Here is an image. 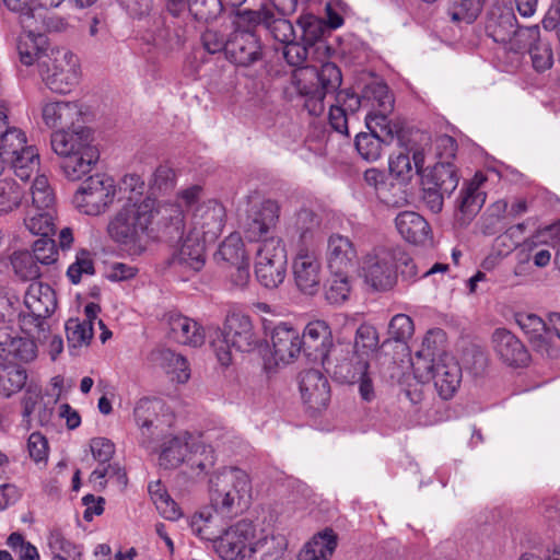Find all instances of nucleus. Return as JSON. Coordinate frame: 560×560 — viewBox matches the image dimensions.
I'll use <instances>...</instances> for the list:
<instances>
[{"label": "nucleus", "mask_w": 560, "mask_h": 560, "mask_svg": "<svg viewBox=\"0 0 560 560\" xmlns=\"http://www.w3.org/2000/svg\"><path fill=\"white\" fill-rule=\"evenodd\" d=\"M184 226L185 214L178 205L160 203L151 197L139 201L128 196L110 219L107 232L114 242L139 252L155 228L167 237H177Z\"/></svg>", "instance_id": "nucleus-1"}, {"label": "nucleus", "mask_w": 560, "mask_h": 560, "mask_svg": "<svg viewBox=\"0 0 560 560\" xmlns=\"http://www.w3.org/2000/svg\"><path fill=\"white\" fill-rule=\"evenodd\" d=\"M442 330L429 331L422 341V350L412 363L415 373L420 378H432L439 395L443 399L454 396L462 382V369L455 358L448 353L441 354L436 360H428L433 355L431 343L442 341Z\"/></svg>", "instance_id": "nucleus-2"}, {"label": "nucleus", "mask_w": 560, "mask_h": 560, "mask_svg": "<svg viewBox=\"0 0 560 560\" xmlns=\"http://www.w3.org/2000/svg\"><path fill=\"white\" fill-rule=\"evenodd\" d=\"M341 81V72L332 62L323 63L319 70L314 66L298 68L291 77L292 88L298 94L306 97L305 107L314 116H319L324 112L325 96L337 91Z\"/></svg>", "instance_id": "nucleus-3"}, {"label": "nucleus", "mask_w": 560, "mask_h": 560, "mask_svg": "<svg viewBox=\"0 0 560 560\" xmlns=\"http://www.w3.org/2000/svg\"><path fill=\"white\" fill-rule=\"evenodd\" d=\"M260 345V337L252 318L243 313L228 314L222 329L210 335V346L219 362L228 366L232 362V350L249 353Z\"/></svg>", "instance_id": "nucleus-4"}, {"label": "nucleus", "mask_w": 560, "mask_h": 560, "mask_svg": "<svg viewBox=\"0 0 560 560\" xmlns=\"http://www.w3.org/2000/svg\"><path fill=\"white\" fill-rule=\"evenodd\" d=\"M202 189L200 186H191L178 192L177 202L179 209L183 207L192 211L188 231L208 243L214 242L223 231L226 218L224 206L209 199L200 202Z\"/></svg>", "instance_id": "nucleus-5"}, {"label": "nucleus", "mask_w": 560, "mask_h": 560, "mask_svg": "<svg viewBox=\"0 0 560 560\" xmlns=\"http://www.w3.org/2000/svg\"><path fill=\"white\" fill-rule=\"evenodd\" d=\"M252 498L249 475L237 467H225L209 479L211 506L221 513H238L246 509Z\"/></svg>", "instance_id": "nucleus-6"}, {"label": "nucleus", "mask_w": 560, "mask_h": 560, "mask_svg": "<svg viewBox=\"0 0 560 560\" xmlns=\"http://www.w3.org/2000/svg\"><path fill=\"white\" fill-rule=\"evenodd\" d=\"M398 247L377 245L365 252L359 259V276L373 291L390 290L397 281L399 260H406Z\"/></svg>", "instance_id": "nucleus-7"}, {"label": "nucleus", "mask_w": 560, "mask_h": 560, "mask_svg": "<svg viewBox=\"0 0 560 560\" xmlns=\"http://www.w3.org/2000/svg\"><path fill=\"white\" fill-rule=\"evenodd\" d=\"M486 33L506 50L522 52L527 42L538 37V26L516 27V16L512 7L493 4L486 19Z\"/></svg>", "instance_id": "nucleus-8"}, {"label": "nucleus", "mask_w": 560, "mask_h": 560, "mask_svg": "<svg viewBox=\"0 0 560 560\" xmlns=\"http://www.w3.org/2000/svg\"><path fill=\"white\" fill-rule=\"evenodd\" d=\"M299 0H277V7L264 4L257 10H243L240 20L248 26H262L277 42L285 44L295 39L292 23L285 15L292 14Z\"/></svg>", "instance_id": "nucleus-9"}, {"label": "nucleus", "mask_w": 560, "mask_h": 560, "mask_svg": "<svg viewBox=\"0 0 560 560\" xmlns=\"http://www.w3.org/2000/svg\"><path fill=\"white\" fill-rule=\"evenodd\" d=\"M39 75L50 91L69 93L80 80L79 59L67 48H52L40 61Z\"/></svg>", "instance_id": "nucleus-10"}, {"label": "nucleus", "mask_w": 560, "mask_h": 560, "mask_svg": "<svg viewBox=\"0 0 560 560\" xmlns=\"http://www.w3.org/2000/svg\"><path fill=\"white\" fill-rule=\"evenodd\" d=\"M117 186L113 177L95 174L85 179L72 197L74 208L82 214L97 217L113 205Z\"/></svg>", "instance_id": "nucleus-11"}, {"label": "nucleus", "mask_w": 560, "mask_h": 560, "mask_svg": "<svg viewBox=\"0 0 560 560\" xmlns=\"http://www.w3.org/2000/svg\"><path fill=\"white\" fill-rule=\"evenodd\" d=\"M287 275V252L280 237L265 238L257 248L255 276L267 289L278 288Z\"/></svg>", "instance_id": "nucleus-12"}, {"label": "nucleus", "mask_w": 560, "mask_h": 560, "mask_svg": "<svg viewBox=\"0 0 560 560\" xmlns=\"http://www.w3.org/2000/svg\"><path fill=\"white\" fill-rule=\"evenodd\" d=\"M292 273L303 294L315 295L320 289L322 262L319 247L292 248Z\"/></svg>", "instance_id": "nucleus-13"}, {"label": "nucleus", "mask_w": 560, "mask_h": 560, "mask_svg": "<svg viewBox=\"0 0 560 560\" xmlns=\"http://www.w3.org/2000/svg\"><path fill=\"white\" fill-rule=\"evenodd\" d=\"M429 138L423 135H416L410 138L404 148L389 158V172L401 182H408L413 173L419 174L424 165L428 151Z\"/></svg>", "instance_id": "nucleus-14"}, {"label": "nucleus", "mask_w": 560, "mask_h": 560, "mask_svg": "<svg viewBox=\"0 0 560 560\" xmlns=\"http://www.w3.org/2000/svg\"><path fill=\"white\" fill-rule=\"evenodd\" d=\"M254 538L255 526L252 522L242 520L220 534L214 548L223 560H247Z\"/></svg>", "instance_id": "nucleus-15"}, {"label": "nucleus", "mask_w": 560, "mask_h": 560, "mask_svg": "<svg viewBox=\"0 0 560 560\" xmlns=\"http://www.w3.org/2000/svg\"><path fill=\"white\" fill-rule=\"evenodd\" d=\"M363 107L369 109L365 116L366 127L372 124L380 125L382 132L393 133V126L388 120V114L394 108V100L388 86L383 82H372L363 89Z\"/></svg>", "instance_id": "nucleus-16"}, {"label": "nucleus", "mask_w": 560, "mask_h": 560, "mask_svg": "<svg viewBox=\"0 0 560 560\" xmlns=\"http://www.w3.org/2000/svg\"><path fill=\"white\" fill-rule=\"evenodd\" d=\"M24 305L30 314H22L23 325L25 326L27 322H32L38 332H44L46 318L49 317L57 307L56 293L49 284L32 282L24 295Z\"/></svg>", "instance_id": "nucleus-17"}, {"label": "nucleus", "mask_w": 560, "mask_h": 560, "mask_svg": "<svg viewBox=\"0 0 560 560\" xmlns=\"http://www.w3.org/2000/svg\"><path fill=\"white\" fill-rule=\"evenodd\" d=\"M40 112L43 122L52 132L71 129L83 120L82 105L77 101H48Z\"/></svg>", "instance_id": "nucleus-18"}, {"label": "nucleus", "mask_w": 560, "mask_h": 560, "mask_svg": "<svg viewBox=\"0 0 560 560\" xmlns=\"http://www.w3.org/2000/svg\"><path fill=\"white\" fill-rule=\"evenodd\" d=\"M304 354L325 364L334 347L330 326L324 319H314L307 323L301 336Z\"/></svg>", "instance_id": "nucleus-19"}, {"label": "nucleus", "mask_w": 560, "mask_h": 560, "mask_svg": "<svg viewBox=\"0 0 560 560\" xmlns=\"http://www.w3.org/2000/svg\"><path fill=\"white\" fill-rule=\"evenodd\" d=\"M272 358L277 364H289L304 352L300 331L287 323L278 324L271 332Z\"/></svg>", "instance_id": "nucleus-20"}, {"label": "nucleus", "mask_w": 560, "mask_h": 560, "mask_svg": "<svg viewBox=\"0 0 560 560\" xmlns=\"http://www.w3.org/2000/svg\"><path fill=\"white\" fill-rule=\"evenodd\" d=\"M280 218V206L271 199L262 200L252 207L244 225L250 241H258L276 228Z\"/></svg>", "instance_id": "nucleus-21"}, {"label": "nucleus", "mask_w": 560, "mask_h": 560, "mask_svg": "<svg viewBox=\"0 0 560 560\" xmlns=\"http://www.w3.org/2000/svg\"><path fill=\"white\" fill-rule=\"evenodd\" d=\"M325 255L330 273L349 272L359 261L354 243L339 233L328 237Z\"/></svg>", "instance_id": "nucleus-22"}, {"label": "nucleus", "mask_w": 560, "mask_h": 560, "mask_svg": "<svg viewBox=\"0 0 560 560\" xmlns=\"http://www.w3.org/2000/svg\"><path fill=\"white\" fill-rule=\"evenodd\" d=\"M300 392L304 404L315 411L326 408L330 399L328 380L318 370L312 369L301 373Z\"/></svg>", "instance_id": "nucleus-23"}, {"label": "nucleus", "mask_w": 560, "mask_h": 560, "mask_svg": "<svg viewBox=\"0 0 560 560\" xmlns=\"http://www.w3.org/2000/svg\"><path fill=\"white\" fill-rule=\"evenodd\" d=\"M258 37L250 31L237 30L228 40L226 57L238 66H250L260 58Z\"/></svg>", "instance_id": "nucleus-24"}, {"label": "nucleus", "mask_w": 560, "mask_h": 560, "mask_svg": "<svg viewBox=\"0 0 560 560\" xmlns=\"http://www.w3.org/2000/svg\"><path fill=\"white\" fill-rule=\"evenodd\" d=\"M93 132L81 124L71 129L54 131L50 136L52 151L59 156L78 153L93 147Z\"/></svg>", "instance_id": "nucleus-25"}, {"label": "nucleus", "mask_w": 560, "mask_h": 560, "mask_svg": "<svg viewBox=\"0 0 560 560\" xmlns=\"http://www.w3.org/2000/svg\"><path fill=\"white\" fill-rule=\"evenodd\" d=\"M168 337L184 346L201 347L206 339L203 327L195 319L178 313L166 316Z\"/></svg>", "instance_id": "nucleus-26"}, {"label": "nucleus", "mask_w": 560, "mask_h": 560, "mask_svg": "<svg viewBox=\"0 0 560 560\" xmlns=\"http://www.w3.org/2000/svg\"><path fill=\"white\" fill-rule=\"evenodd\" d=\"M518 327L527 336L533 348L541 354H550L553 334L538 315L521 312L515 315Z\"/></svg>", "instance_id": "nucleus-27"}, {"label": "nucleus", "mask_w": 560, "mask_h": 560, "mask_svg": "<svg viewBox=\"0 0 560 560\" xmlns=\"http://www.w3.org/2000/svg\"><path fill=\"white\" fill-rule=\"evenodd\" d=\"M55 402L50 398L45 399L40 386L30 383L21 402L22 416L27 423L34 418L40 425H46L51 420Z\"/></svg>", "instance_id": "nucleus-28"}, {"label": "nucleus", "mask_w": 560, "mask_h": 560, "mask_svg": "<svg viewBox=\"0 0 560 560\" xmlns=\"http://www.w3.org/2000/svg\"><path fill=\"white\" fill-rule=\"evenodd\" d=\"M37 22L33 21L31 27H24L25 31L19 36L18 52L20 61L25 66H32L46 59L48 43L47 37L39 32V27L35 26Z\"/></svg>", "instance_id": "nucleus-29"}, {"label": "nucleus", "mask_w": 560, "mask_h": 560, "mask_svg": "<svg viewBox=\"0 0 560 560\" xmlns=\"http://www.w3.org/2000/svg\"><path fill=\"white\" fill-rule=\"evenodd\" d=\"M495 353L510 366H523L529 361V354L522 341L506 329H497L492 336Z\"/></svg>", "instance_id": "nucleus-30"}, {"label": "nucleus", "mask_w": 560, "mask_h": 560, "mask_svg": "<svg viewBox=\"0 0 560 560\" xmlns=\"http://www.w3.org/2000/svg\"><path fill=\"white\" fill-rule=\"evenodd\" d=\"M37 357V347L32 339L18 336L15 332L0 330V358L11 363L12 360L28 363Z\"/></svg>", "instance_id": "nucleus-31"}, {"label": "nucleus", "mask_w": 560, "mask_h": 560, "mask_svg": "<svg viewBox=\"0 0 560 560\" xmlns=\"http://www.w3.org/2000/svg\"><path fill=\"white\" fill-rule=\"evenodd\" d=\"M320 226V218L311 209H301L291 232V248L318 247L316 233Z\"/></svg>", "instance_id": "nucleus-32"}, {"label": "nucleus", "mask_w": 560, "mask_h": 560, "mask_svg": "<svg viewBox=\"0 0 560 560\" xmlns=\"http://www.w3.org/2000/svg\"><path fill=\"white\" fill-rule=\"evenodd\" d=\"M185 228L186 225L184 226L182 235L176 237L183 238V242L177 252L173 255V262L194 271H199L206 262V244L208 242L189 231L184 236Z\"/></svg>", "instance_id": "nucleus-33"}, {"label": "nucleus", "mask_w": 560, "mask_h": 560, "mask_svg": "<svg viewBox=\"0 0 560 560\" xmlns=\"http://www.w3.org/2000/svg\"><path fill=\"white\" fill-rule=\"evenodd\" d=\"M398 233L407 242L425 245L432 240L431 228L427 220L415 211H402L395 219Z\"/></svg>", "instance_id": "nucleus-34"}, {"label": "nucleus", "mask_w": 560, "mask_h": 560, "mask_svg": "<svg viewBox=\"0 0 560 560\" xmlns=\"http://www.w3.org/2000/svg\"><path fill=\"white\" fill-rule=\"evenodd\" d=\"M150 361L168 374L172 381L183 384L190 377L187 360L171 349L162 348L152 351Z\"/></svg>", "instance_id": "nucleus-35"}, {"label": "nucleus", "mask_w": 560, "mask_h": 560, "mask_svg": "<svg viewBox=\"0 0 560 560\" xmlns=\"http://www.w3.org/2000/svg\"><path fill=\"white\" fill-rule=\"evenodd\" d=\"M221 511L211 508H203L196 512L188 520L191 533L202 540L213 541L219 538L222 533L221 528Z\"/></svg>", "instance_id": "nucleus-36"}, {"label": "nucleus", "mask_w": 560, "mask_h": 560, "mask_svg": "<svg viewBox=\"0 0 560 560\" xmlns=\"http://www.w3.org/2000/svg\"><path fill=\"white\" fill-rule=\"evenodd\" d=\"M194 434L183 432L166 440L160 453L159 463L164 468H176L186 464Z\"/></svg>", "instance_id": "nucleus-37"}, {"label": "nucleus", "mask_w": 560, "mask_h": 560, "mask_svg": "<svg viewBox=\"0 0 560 560\" xmlns=\"http://www.w3.org/2000/svg\"><path fill=\"white\" fill-rule=\"evenodd\" d=\"M61 168L69 180H80L88 175L98 161V151L93 145L74 154L61 156Z\"/></svg>", "instance_id": "nucleus-38"}, {"label": "nucleus", "mask_w": 560, "mask_h": 560, "mask_svg": "<svg viewBox=\"0 0 560 560\" xmlns=\"http://www.w3.org/2000/svg\"><path fill=\"white\" fill-rule=\"evenodd\" d=\"M14 151V153H9L5 149V153L9 155V164L20 179L27 180L39 166L38 151L35 147L27 145L25 133L22 145Z\"/></svg>", "instance_id": "nucleus-39"}, {"label": "nucleus", "mask_w": 560, "mask_h": 560, "mask_svg": "<svg viewBox=\"0 0 560 560\" xmlns=\"http://www.w3.org/2000/svg\"><path fill=\"white\" fill-rule=\"evenodd\" d=\"M370 132H361L355 138V149L358 153L368 162L377 161L382 155V143L387 139H392L395 133L386 135L382 132L380 125L372 124L368 127Z\"/></svg>", "instance_id": "nucleus-40"}, {"label": "nucleus", "mask_w": 560, "mask_h": 560, "mask_svg": "<svg viewBox=\"0 0 560 560\" xmlns=\"http://www.w3.org/2000/svg\"><path fill=\"white\" fill-rule=\"evenodd\" d=\"M336 547L337 536L331 529H325L304 545L298 560H329Z\"/></svg>", "instance_id": "nucleus-41"}, {"label": "nucleus", "mask_w": 560, "mask_h": 560, "mask_svg": "<svg viewBox=\"0 0 560 560\" xmlns=\"http://www.w3.org/2000/svg\"><path fill=\"white\" fill-rule=\"evenodd\" d=\"M215 462L214 451L208 445L202 435H195L190 441V450L186 458V466L191 474L200 475L210 469Z\"/></svg>", "instance_id": "nucleus-42"}, {"label": "nucleus", "mask_w": 560, "mask_h": 560, "mask_svg": "<svg viewBox=\"0 0 560 560\" xmlns=\"http://www.w3.org/2000/svg\"><path fill=\"white\" fill-rule=\"evenodd\" d=\"M287 546L284 536L265 535L249 545L247 560H280Z\"/></svg>", "instance_id": "nucleus-43"}, {"label": "nucleus", "mask_w": 560, "mask_h": 560, "mask_svg": "<svg viewBox=\"0 0 560 560\" xmlns=\"http://www.w3.org/2000/svg\"><path fill=\"white\" fill-rule=\"evenodd\" d=\"M457 170L450 161L438 162L427 176L424 185H433L450 196L458 186Z\"/></svg>", "instance_id": "nucleus-44"}, {"label": "nucleus", "mask_w": 560, "mask_h": 560, "mask_svg": "<svg viewBox=\"0 0 560 560\" xmlns=\"http://www.w3.org/2000/svg\"><path fill=\"white\" fill-rule=\"evenodd\" d=\"M215 259L230 266L246 262L248 256L242 236L236 232L226 236L215 253Z\"/></svg>", "instance_id": "nucleus-45"}, {"label": "nucleus", "mask_w": 560, "mask_h": 560, "mask_svg": "<svg viewBox=\"0 0 560 560\" xmlns=\"http://www.w3.org/2000/svg\"><path fill=\"white\" fill-rule=\"evenodd\" d=\"M160 407L161 401L159 399L144 397L137 402L133 410L136 422L141 429L142 444L147 447H149L151 443L147 431H150Z\"/></svg>", "instance_id": "nucleus-46"}, {"label": "nucleus", "mask_w": 560, "mask_h": 560, "mask_svg": "<svg viewBox=\"0 0 560 560\" xmlns=\"http://www.w3.org/2000/svg\"><path fill=\"white\" fill-rule=\"evenodd\" d=\"M56 210L27 209L24 224L34 235L49 236L55 233Z\"/></svg>", "instance_id": "nucleus-47"}, {"label": "nucleus", "mask_w": 560, "mask_h": 560, "mask_svg": "<svg viewBox=\"0 0 560 560\" xmlns=\"http://www.w3.org/2000/svg\"><path fill=\"white\" fill-rule=\"evenodd\" d=\"M481 182L482 178L477 175L472 182L460 190L458 209L468 218L475 215L486 200V196L479 189Z\"/></svg>", "instance_id": "nucleus-48"}, {"label": "nucleus", "mask_w": 560, "mask_h": 560, "mask_svg": "<svg viewBox=\"0 0 560 560\" xmlns=\"http://www.w3.org/2000/svg\"><path fill=\"white\" fill-rule=\"evenodd\" d=\"M8 107L4 102L0 103V148L9 153H14L24 141V131L8 121Z\"/></svg>", "instance_id": "nucleus-49"}, {"label": "nucleus", "mask_w": 560, "mask_h": 560, "mask_svg": "<svg viewBox=\"0 0 560 560\" xmlns=\"http://www.w3.org/2000/svg\"><path fill=\"white\" fill-rule=\"evenodd\" d=\"M331 278L325 291L329 304L340 305L348 301L352 291V280L349 272L330 273Z\"/></svg>", "instance_id": "nucleus-50"}, {"label": "nucleus", "mask_w": 560, "mask_h": 560, "mask_svg": "<svg viewBox=\"0 0 560 560\" xmlns=\"http://www.w3.org/2000/svg\"><path fill=\"white\" fill-rule=\"evenodd\" d=\"M10 264L14 275L23 281H33L40 276L38 262L28 252H14Z\"/></svg>", "instance_id": "nucleus-51"}, {"label": "nucleus", "mask_w": 560, "mask_h": 560, "mask_svg": "<svg viewBox=\"0 0 560 560\" xmlns=\"http://www.w3.org/2000/svg\"><path fill=\"white\" fill-rule=\"evenodd\" d=\"M528 49L532 58L533 67L536 71L542 72L551 68L553 65V54L549 42L540 38V31L538 30V37L527 42L524 50Z\"/></svg>", "instance_id": "nucleus-52"}, {"label": "nucleus", "mask_w": 560, "mask_h": 560, "mask_svg": "<svg viewBox=\"0 0 560 560\" xmlns=\"http://www.w3.org/2000/svg\"><path fill=\"white\" fill-rule=\"evenodd\" d=\"M32 205L28 209L55 210V196L46 176H36L31 187Z\"/></svg>", "instance_id": "nucleus-53"}, {"label": "nucleus", "mask_w": 560, "mask_h": 560, "mask_svg": "<svg viewBox=\"0 0 560 560\" xmlns=\"http://www.w3.org/2000/svg\"><path fill=\"white\" fill-rule=\"evenodd\" d=\"M66 334L69 348L88 346L93 338V326L90 320L70 318L66 323Z\"/></svg>", "instance_id": "nucleus-54"}, {"label": "nucleus", "mask_w": 560, "mask_h": 560, "mask_svg": "<svg viewBox=\"0 0 560 560\" xmlns=\"http://www.w3.org/2000/svg\"><path fill=\"white\" fill-rule=\"evenodd\" d=\"M23 200V190L13 179H0V217L16 210Z\"/></svg>", "instance_id": "nucleus-55"}, {"label": "nucleus", "mask_w": 560, "mask_h": 560, "mask_svg": "<svg viewBox=\"0 0 560 560\" xmlns=\"http://www.w3.org/2000/svg\"><path fill=\"white\" fill-rule=\"evenodd\" d=\"M15 319H22L21 303L19 296L5 288H0V324H11ZM9 329L7 326L0 330Z\"/></svg>", "instance_id": "nucleus-56"}, {"label": "nucleus", "mask_w": 560, "mask_h": 560, "mask_svg": "<svg viewBox=\"0 0 560 560\" xmlns=\"http://www.w3.org/2000/svg\"><path fill=\"white\" fill-rule=\"evenodd\" d=\"M481 0H451L448 14L454 22L472 23L481 11Z\"/></svg>", "instance_id": "nucleus-57"}, {"label": "nucleus", "mask_w": 560, "mask_h": 560, "mask_svg": "<svg viewBox=\"0 0 560 560\" xmlns=\"http://www.w3.org/2000/svg\"><path fill=\"white\" fill-rule=\"evenodd\" d=\"M378 346V335L376 329L368 324L359 326L354 338V352L361 360H365L363 357L373 352Z\"/></svg>", "instance_id": "nucleus-58"}, {"label": "nucleus", "mask_w": 560, "mask_h": 560, "mask_svg": "<svg viewBox=\"0 0 560 560\" xmlns=\"http://www.w3.org/2000/svg\"><path fill=\"white\" fill-rule=\"evenodd\" d=\"M525 244L529 249L537 245H548L557 248V256H560V221L538 229L535 234L528 238Z\"/></svg>", "instance_id": "nucleus-59"}, {"label": "nucleus", "mask_w": 560, "mask_h": 560, "mask_svg": "<svg viewBox=\"0 0 560 560\" xmlns=\"http://www.w3.org/2000/svg\"><path fill=\"white\" fill-rule=\"evenodd\" d=\"M298 25L302 30L303 43L310 46L315 45L327 28V25L322 19L310 13L302 14L298 19Z\"/></svg>", "instance_id": "nucleus-60"}, {"label": "nucleus", "mask_w": 560, "mask_h": 560, "mask_svg": "<svg viewBox=\"0 0 560 560\" xmlns=\"http://www.w3.org/2000/svg\"><path fill=\"white\" fill-rule=\"evenodd\" d=\"M189 14L199 22H209L215 19L221 12L220 0H190L188 3Z\"/></svg>", "instance_id": "nucleus-61"}, {"label": "nucleus", "mask_w": 560, "mask_h": 560, "mask_svg": "<svg viewBox=\"0 0 560 560\" xmlns=\"http://www.w3.org/2000/svg\"><path fill=\"white\" fill-rule=\"evenodd\" d=\"M94 271V262L91 253L80 250L75 256V260L68 267L67 276L71 283L78 284L84 275L91 276Z\"/></svg>", "instance_id": "nucleus-62"}, {"label": "nucleus", "mask_w": 560, "mask_h": 560, "mask_svg": "<svg viewBox=\"0 0 560 560\" xmlns=\"http://www.w3.org/2000/svg\"><path fill=\"white\" fill-rule=\"evenodd\" d=\"M106 478L115 480L119 487H126L128 481L126 471L118 464L97 467L90 475V480L98 482L102 488L105 487Z\"/></svg>", "instance_id": "nucleus-63"}, {"label": "nucleus", "mask_w": 560, "mask_h": 560, "mask_svg": "<svg viewBox=\"0 0 560 560\" xmlns=\"http://www.w3.org/2000/svg\"><path fill=\"white\" fill-rule=\"evenodd\" d=\"M388 332L396 341H407L413 334V322L406 314H397L389 323Z\"/></svg>", "instance_id": "nucleus-64"}]
</instances>
